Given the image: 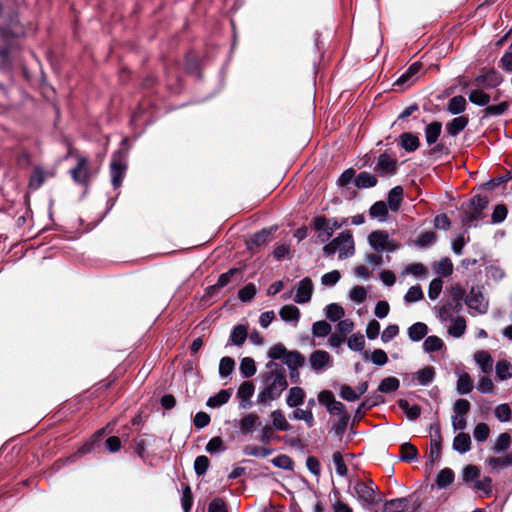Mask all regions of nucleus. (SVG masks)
I'll list each match as a JSON object with an SVG mask.
<instances>
[{
	"mask_svg": "<svg viewBox=\"0 0 512 512\" xmlns=\"http://www.w3.org/2000/svg\"><path fill=\"white\" fill-rule=\"evenodd\" d=\"M473 389V382L466 373L459 376L457 381V391L459 394H468Z\"/></svg>",
	"mask_w": 512,
	"mask_h": 512,
	"instance_id": "603ef678",
	"label": "nucleus"
},
{
	"mask_svg": "<svg viewBox=\"0 0 512 512\" xmlns=\"http://www.w3.org/2000/svg\"><path fill=\"white\" fill-rule=\"evenodd\" d=\"M235 368V361L231 357H223L219 363V375L221 377L229 376Z\"/></svg>",
	"mask_w": 512,
	"mask_h": 512,
	"instance_id": "680f3d73",
	"label": "nucleus"
},
{
	"mask_svg": "<svg viewBox=\"0 0 512 512\" xmlns=\"http://www.w3.org/2000/svg\"><path fill=\"white\" fill-rule=\"evenodd\" d=\"M240 373L244 378H250L256 373V365L254 359L245 357L240 362Z\"/></svg>",
	"mask_w": 512,
	"mask_h": 512,
	"instance_id": "ea45409f",
	"label": "nucleus"
},
{
	"mask_svg": "<svg viewBox=\"0 0 512 512\" xmlns=\"http://www.w3.org/2000/svg\"><path fill=\"white\" fill-rule=\"evenodd\" d=\"M276 228L263 229L254 234L250 239V244L260 246L270 241L271 236Z\"/></svg>",
	"mask_w": 512,
	"mask_h": 512,
	"instance_id": "a19ab883",
	"label": "nucleus"
},
{
	"mask_svg": "<svg viewBox=\"0 0 512 512\" xmlns=\"http://www.w3.org/2000/svg\"><path fill=\"white\" fill-rule=\"evenodd\" d=\"M444 346L443 340L438 336H428L423 342V349L427 353L436 352Z\"/></svg>",
	"mask_w": 512,
	"mask_h": 512,
	"instance_id": "79ce46f5",
	"label": "nucleus"
},
{
	"mask_svg": "<svg viewBox=\"0 0 512 512\" xmlns=\"http://www.w3.org/2000/svg\"><path fill=\"white\" fill-rule=\"evenodd\" d=\"M344 314V309L337 303L329 304L326 307V317L333 322L339 321Z\"/></svg>",
	"mask_w": 512,
	"mask_h": 512,
	"instance_id": "864d4df0",
	"label": "nucleus"
},
{
	"mask_svg": "<svg viewBox=\"0 0 512 512\" xmlns=\"http://www.w3.org/2000/svg\"><path fill=\"white\" fill-rule=\"evenodd\" d=\"M399 407L406 413L410 420L417 419L421 414V408L418 405H410L407 400H399Z\"/></svg>",
	"mask_w": 512,
	"mask_h": 512,
	"instance_id": "a18cd8bd",
	"label": "nucleus"
},
{
	"mask_svg": "<svg viewBox=\"0 0 512 512\" xmlns=\"http://www.w3.org/2000/svg\"><path fill=\"white\" fill-rule=\"evenodd\" d=\"M370 215L373 218H378L381 221L385 220L388 214L387 205L383 201H378L374 203L370 208Z\"/></svg>",
	"mask_w": 512,
	"mask_h": 512,
	"instance_id": "6e6d98bb",
	"label": "nucleus"
},
{
	"mask_svg": "<svg viewBox=\"0 0 512 512\" xmlns=\"http://www.w3.org/2000/svg\"><path fill=\"white\" fill-rule=\"evenodd\" d=\"M248 336V329L245 325H236L230 334L229 337V343L236 345V346H242Z\"/></svg>",
	"mask_w": 512,
	"mask_h": 512,
	"instance_id": "a878e982",
	"label": "nucleus"
},
{
	"mask_svg": "<svg viewBox=\"0 0 512 512\" xmlns=\"http://www.w3.org/2000/svg\"><path fill=\"white\" fill-rule=\"evenodd\" d=\"M490 429L486 423H478L473 431V436L478 442H485L489 437Z\"/></svg>",
	"mask_w": 512,
	"mask_h": 512,
	"instance_id": "774afa93",
	"label": "nucleus"
},
{
	"mask_svg": "<svg viewBox=\"0 0 512 512\" xmlns=\"http://www.w3.org/2000/svg\"><path fill=\"white\" fill-rule=\"evenodd\" d=\"M469 119L467 116H458L453 118L446 124V132L452 137H456L468 125Z\"/></svg>",
	"mask_w": 512,
	"mask_h": 512,
	"instance_id": "6ab92c4d",
	"label": "nucleus"
},
{
	"mask_svg": "<svg viewBox=\"0 0 512 512\" xmlns=\"http://www.w3.org/2000/svg\"><path fill=\"white\" fill-rule=\"evenodd\" d=\"M430 453L429 461L433 464L440 456L442 448V437L439 425L430 426Z\"/></svg>",
	"mask_w": 512,
	"mask_h": 512,
	"instance_id": "f8f14e48",
	"label": "nucleus"
},
{
	"mask_svg": "<svg viewBox=\"0 0 512 512\" xmlns=\"http://www.w3.org/2000/svg\"><path fill=\"white\" fill-rule=\"evenodd\" d=\"M231 397V392L229 390H220L214 396L208 398L206 405L210 408H217L224 404H226Z\"/></svg>",
	"mask_w": 512,
	"mask_h": 512,
	"instance_id": "473e14b6",
	"label": "nucleus"
},
{
	"mask_svg": "<svg viewBox=\"0 0 512 512\" xmlns=\"http://www.w3.org/2000/svg\"><path fill=\"white\" fill-rule=\"evenodd\" d=\"M377 182V177L366 171L359 173L355 178V186L359 189L372 188L377 185Z\"/></svg>",
	"mask_w": 512,
	"mask_h": 512,
	"instance_id": "b1692460",
	"label": "nucleus"
},
{
	"mask_svg": "<svg viewBox=\"0 0 512 512\" xmlns=\"http://www.w3.org/2000/svg\"><path fill=\"white\" fill-rule=\"evenodd\" d=\"M71 176L76 183H87L89 177V161L87 157L77 156V165L71 170Z\"/></svg>",
	"mask_w": 512,
	"mask_h": 512,
	"instance_id": "4468645a",
	"label": "nucleus"
},
{
	"mask_svg": "<svg viewBox=\"0 0 512 512\" xmlns=\"http://www.w3.org/2000/svg\"><path fill=\"white\" fill-rule=\"evenodd\" d=\"M467 106L466 99L457 95L452 97L447 103V111L452 115H458L465 111Z\"/></svg>",
	"mask_w": 512,
	"mask_h": 512,
	"instance_id": "c756f323",
	"label": "nucleus"
},
{
	"mask_svg": "<svg viewBox=\"0 0 512 512\" xmlns=\"http://www.w3.org/2000/svg\"><path fill=\"white\" fill-rule=\"evenodd\" d=\"M474 359L484 373L491 372L493 367V359L488 352L478 351L475 353Z\"/></svg>",
	"mask_w": 512,
	"mask_h": 512,
	"instance_id": "2f4dec72",
	"label": "nucleus"
},
{
	"mask_svg": "<svg viewBox=\"0 0 512 512\" xmlns=\"http://www.w3.org/2000/svg\"><path fill=\"white\" fill-rule=\"evenodd\" d=\"M296 409L292 412L291 418L293 420H303L307 426L310 428L314 425V416L310 409H301L298 407H295Z\"/></svg>",
	"mask_w": 512,
	"mask_h": 512,
	"instance_id": "58836bf2",
	"label": "nucleus"
},
{
	"mask_svg": "<svg viewBox=\"0 0 512 512\" xmlns=\"http://www.w3.org/2000/svg\"><path fill=\"white\" fill-rule=\"evenodd\" d=\"M425 140L428 146L436 144L442 132V124L434 121L425 127Z\"/></svg>",
	"mask_w": 512,
	"mask_h": 512,
	"instance_id": "4be33fe9",
	"label": "nucleus"
},
{
	"mask_svg": "<svg viewBox=\"0 0 512 512\" xmlns=\"http://www.w3.org/2000/svg\"><path fill=\"white\" fill-rule=\"evenodd\" d=\"M313 282L309 277L303 278L295 285V298L294 301L298 304H305L311 300L313 293Z\"/></svg>",
	"mask_w": 512,
	"mask_h": 512,
	"instance_id": "9b49d317",
	"label": "nucleus"
},
{
	"mask_svg": "<svg viewBox=\"0 0 512 512\" xmlns=\"http://www.w3.org/2000/svg\"><path fill=\"white\" fill-rule=\"evenodd\" d=\"M236 273H239V270L232 268L227 272L221 274L214 285L207 287V292L210 293V290H218L220 288L227 286L231 282L233 275H235Z\"/></svg>",
	"mask_w": 512,
	"mask_h": 512,
	"instance_id": "4c0bfd02",
	"label": "nucleus"
},
{
	"mask_svg": "<svg viewBox=\"0 0 512 512\" xmlns=\"http://www.w3.org/2000/svg\"><path fill=\"white\" fill-rule=\"evenodd\" d=\"M435 271L437 274L447 277L450 276L453 272V264L452 261L449 258H443L441 259L436 265H435Z\"/></svg>",
	"mask_w": 512,
	"mask_h": 512,
	"instance_id": "052dcab7",
	"label": "nucleus"
},
{
	"mask_svg": "<svg viewBox=\"0 0 512 512\" xmlns=\"http://www.w3.org/2000/svg\"><path fill=\"white\" fill-rule=\"evenodd\" d=\"M244 453L249 456L265 458L272 453V450L256 445H248L244 448Z\"/></svg>",
	"mask_w": 512,
	"mask_h": 512,
	"instance_id": "e2e57ef3",
	"label": "nucleus"
},
{
	"mask_svg": "<svg viewBox=\"0 0 512 512\" xmlns=\"http://www.w3.org/2000/svg\"><path fill=\"white\" fill-rule=\"evenodd\" d=\"M317 398L318 402L325 406L331 415H338V417H340L347 414L345 405L342 402L337 401L330 390H323L319 392Z\"/></svg>",
	"mask_w": 512,
	"mask_h": 512,
	"instance_id": "6e6552de",
	"label": "nucleus"
},
{
	"mask_svg": "<svg viewBox=\"0 0 512 512\" xmlns=\"http://www.w3.org/2000/svg\"><path fill=\"white\" fill-rule=\"evenodd\" d=\"M422 67L423 65L420 62L412 63L408 69L396 80L395 84L398 86L406 87L412 85L418 79Z\"/></svg>",
	"mask_w": 512,
	"mask_h": 512,
	"instance_id": "2eb2a0df",
	"label": "nucleus"
},
{
	"mask_svg": "<svg viewBox=\"0 0 512 512\" xmlns=\"http://www.w3.org/2000/svg\"><path fill=\"white\" fill-rule=\"evenodd\" d=\"M374 170L382 177H390L397 171V160L387 153H383L378 157Z\"/></svg>",
	"mask_w": 512,
	"mask_h": 512,
	"instance_id": "9d476101",
	"label": "nucleus"
},
{
	"mask_svg": "<svg viewBox=\"0 0 512 512\" xmlns=\"http://www.w3.org/2000/svg\"><path fill=\"white\" fill-rule=\"evenodd\" d=\"M466 330V321L463 317H456L451 320V325L448 328L449 335L459 338Z\"/></svg>",
	"mask_w": 512,
	"mask_h": 512,
	"instance_id": "c9c22d12",
	"label": "nucleus"
},
{
	"mask_svg": "<svg viewBox=\"0 0 512 512\" xmlns=\"http://www.w3.org/2000/svg\"><path fill=\"white\" fill-rule=\"evenodd\" d=\"M283 361L293 373L305 364V357L298 351H289Z\"/></svg>",
	"mask_w": 512,
	"mask_h": 512,
	"instance_id": "393cba45",
	"label": "nucleus"
},
{
	"mask_svg": "<svg viewBox=\"0 0 512 512\" xmlns=\"http://www.w3.org/2000/svg\"><path fill=\"white\" fill-rule=\"evenodd\" d=\"M469 309L478 314H485L488 310V301L484 298L479 288L472 287L465 300Z\"/></svg>",
	"mask_w": 512,
	"mask_h": 512,
	"instance_id": "1a4fd4ad",
	"label": "nucleus"
},
{
	"mask_svg": "<svg viewBox=\"0 0 512 512\" xmlns=\"http://www.w3.org/2000/svg\"><path fill=\"white\" fill-rule=\"evenodd\" d=\"M255 391V386L252 381H244L241 383L237 390V397L240 399V407L247 408L251 406V397Z\"/></svg>",
	"mask_w": 512,
	"mask_h": 512,
	"instance_id": "a211bd4d",
	"label": "nucleus"
},
{
	"mask_svg": "<svg viewBox=\"0 0 512 512\" xmlns=\"http://www.w3.org/2000/svg\"><path fill=\"white\" fill-rule=\"evenodd\" d=\"M437 240V236L432 231H427L419 235L415 244L420 248L432 246Z\"/></svg>",
	"mask_w": 512,
	"mask_h": 512,
	"instance_id": "4d7b16f0",
	"label": "nucleus"
},
{
	"mask_svg": "<svg viewBox=\"0 0 512 512\" xmlns=\"http://www.w3.org/2000/svg\"><path fill=\"white\" fill-rule=\"evenodd\" d=\"M511 444V437L508 433H501L494 444V451L500 453L506 451Z\"/></svg>",
	"mask_w": 512,
	"mask_h": 512,
	"instance_id": "0e129e2a",
	"label": "nucleus"
},
{
	"mask_svg": "<svg viewBox=\"0 0 512 512\" xmlns=\"http://www.w3.org/2000/svg\"><path fill=\"white\" fill-rule=\"evenodd\" d=\"M347 345L351 350L361 352L365 346V338L359 332L354 333L349 337Z\"/></svg>",
	"mask_w": 512,
	"mask_h": 512,
	"instance_id": "5fc2aeb1",
	"label": "nucleus"
},
{
	"mask_svg": "<svg viewBox=\"0 0 512 512\" xmlns=\"http://www.w3.org/2000/svg\"><path fill=\"white\" fill-rule=\"evenodd\" d=\"M279 315L283 321L298 322L300 318V310L295 305H285L280 309Z\"/></svg>",
	"mask_w": 512,
	"mask_h": 512,
	"instance_id": "72a5a7b5",
	"label": "nucleus"
},
{
	"mask_svg": "<svg viewBox=\"0 0 512 512\" xmlns=\"http://www.w3.org/2000/svg\"><path fill=\"white\" fill-rule=\"evenodd\" d=\"M258 420H259L258 415L253 414V413H250V414H247L246 416H244L240 420V424H239L241 432L243 434H248L249 432H251L254 429Z\"/></svg>",
	"mask_w": 512,
	"mask_h": 512,
	"instance_id": "49530a36",
	"label": "nucleus"
},
{
	"mask_svg": "<svg viewBox=\"0 0 512 512\" xmlns=\"http://www.w3.org/2000/svg\"><path fill=\"white\" fill-rule=\"evenodd\" d=\"M469 100L478 106H488L490 102V96L482 90L475 89L469 93Z\"/></svg>",
	"mask_w": 512,
	"mask_h": 512,
	"instance_id": "09e8293b",
	"label": "nucleus"
},
{
	"mask_svg": "<svg viewBox=\"0 0 512 512\" xmlns=\"http://www.w3.org/2000/svg\"><path fill=\"white\" fill-rule=\"evenodd\" d=\"M403 198V188L396 186L392 188L388 194V205L392 211H397L400 208Z\"/></svg>",
	"mask_w": 512,
	"mask_h": 512,
	"instance_id": "f704fd0d",
	"label": "nucleus"
},
{
	"mask_svg": "<svg viewBox=\"0 0 512 512\" xmlns=\"http://www.w3.org/2000/svg\"><path fill=\"white\" fill-rule=\"evenodd\" d=\"M127 151L123 148L117 150L110 163V177L112 186L117 189L122 185L127 170Z\"/></svg>",
	"mask_w": 512,
	"mask_h": 512,
	"instance_id": "423d86ee",
	"label": "nucleus"
},
{
	"mask_svg": "<svg viewBox=\"0 0 512 512\" xmlns=\"http://www.w3.org/2000/svg\"><path fill=\"white\" fill-rule=\"evenodd\" d=\"M311 227L318 233V238L323 243L327 242L334 233L331 229V221L324 216L314 218Z\"/></svg>",
	"mask_w": 512,
	"mask_h": 512,
	"instance_id": "ddd939ff",
	"label": "nucleus"
},
{
	"mask_svg": "<svg viewBox=\"0 0 512 512\" xmlns=\"http://www.w3.org/2000/svg\"><path fill=\"white\" fill-rule=\"evenodd\" d=\"M400 386V382L396 377L384 378L379 386L378 391L381 393H392L395 392Z\"/></svg>",
	"mask_w": 512,
	"mask_h": 512,
	"instance_id": "c03bdc74",
	"label": "nucleus"
},
{
	"mask_svg": "<svg viewBox=\"0 0 512 512\" xmlns=\"http://www.w3.org/2000/svg\"><path fill=\"white\" fill-rule=\"evenodd\" d=\"M272 425L278 431H290L291 425L280 410H274L270 414Z\"/></svg>",
	"mask_w": 512,
	"mask_h": 512,
	"instance_id": "c85d7f7f",
	"label": "nucleus"
},
{
	"mask_svg": "<svg viewBox=\"0 0 512 512\" xmlns=\"http://www.w3.org/2000/svg\"><path fill=\"white\" fill-rule=\"evenodd\" d=\"M288 352L289 351L282 343H277L268 350V357L272 359V361L280 359L284 360Z\"/></svg>",
	"mask_w": 512,
	"mask_h": 512,
	"instance_id": "13d9d810",
	"label": "nucleus"
},
{
	"mask_svg": "<svg viewBox=\"0 0 512 512\" xmlns=\"http://www.w3.org/2000/svg\"><path fill=\"white\" fill-rule=\"evenodd\" d=\"M265 368L266 371L260 375L261 388L257 395V402L264 406L279 399L288 388L286 371L282 365L269 361Z\"/></svg>",
	"mask_w": 512,
	"mask_h": 512,
	"instance_id": "f257e3e1",
	"label": "nucleus"
},
{
	"mask_svg": "<svg viewBox=\"0 0 512 512\" xmlns=\"http://www.w3.org/2000/svg\"><path fill=\"white\" fill-rule=\"evenodd\" d=\"M420 145L419 138L416 134L405 132L400 135V146L408 153L414 152Z\"/></svg>",
	"mask_w": 512,
	"mask_h": 512,
	"instance_id": "412c9836",
	"label": "nucleus"
},
{
	"mask_svg": "<svg viewBox=\"0 0 512 512\" xmlns=\"http://www.w3.org/2000/svg\"><path fill=\"white\" fill-rule=\"evenodd\" d=\"M331 332V326L326 321H317L312 326V333L315 337H325Z\"/></svg>",
	"mask_w": 512,
	"mask_h": 512,
	"instance_id": "338daca9",
	"label": "nucleus"
},
{
	"mask_svg": "<svg viewBox=\"0 0 512 512\" xmlns=\"http://www.w3.org/2000/svg\"><path fill=\"white\" fill-rule=\"evenodd\" d=\"M309 362L313 370L321 371L331 365V358L328 352L316 350L310 355Z\"/></svg>",
	"mask_w": 512,
	"mask_h": 512,
	"instance_id": "f3484780",
	"label": "nucleus"
},
{
	"mask_svg": "<svg viewBox=\"0 0 512 512\" xmlns=\"http://www.w3.org/2000/svg\"><path fill=\"white\" fill-rule=\"evenodd\" d=\"M454 481V472L450 468L442 469L436 477V485L440 489H445Z\"/></svg>",
	"mask_w": 512,
	"mask_h": 512,
	"instance_id": "e433bc0d",
	"label": "nucleus"
},
{
	"mask_svg": "<svg viewBox=\"0 0 512 512\" xmlns=\"http://www.w3.org/2000/svg\"><path fill=\"white\" fill-rule=\"evenodd\" d=\"M488 463L493 469H503L512 466V453L502 457H492Z\"/></svg>",
	"mask_w": 512,
	"mask_h": 512,
	"instance_id": "3c124183",
	"label": "nucleus"
},
{
	"mask_svg": "<svg viewBox=\"0 0 512 512\" xmlns=\"http://www.w3.org/2000/svg\"><path fill=\"white\" fill-rule=\"evenodd\" d=\"M305 396V391L301 387H291L286 397V404L291 408L298 407L303 404Z\"/></svg>",
	"mask_w": 512,
	"mask_h": 512,
	"instance_id": "aec40b11",
	"label": "nucleus"
},
{
	"mask_svg": "<svg viewBox=\"0 0 512 512\" xmlns=\"http://www.w3.org/2000/svg\"><path fill=\"white\" fill-rule=\"evenodd\" d=\"M471 448V438L467 433H459L454 437L453 449L460 454L468 452Z\"/></svg>",
	"mask_w": 512,
	"mask_h": 512,
	"instance_id": "bb28decb",
	"label": "nucleus"
},
{
	"mask_svg": "<svg viewBox=\"0 0 512 512\" xmlns=\"http://www.w3.org/2000/svg\"><path fill=\"white\" fill-rule=\"evenodd\" d=\"M378 486L371 480L367 481H356L352 486V496L363 507H373L381 502L378 495Z\"/></svg>",
	"mask_w": 512,
	"mask_h": 512,
	"instance_id": "f03ea898",
	"label": "nucleus"
},
{
	"mask_svg": "<svg viewBox=\"0 0 512 512\" xmlns=\"http://www.w3.org/2000/svg\"><path fill=\"white\" fill-rule=\"evenodd\" d=\"M435 368L432 366H425L415 373V378L422 386H427L433 382L435 378Z\"/></svg>",
	"mask_w": 512,
	"mask_h": 512,
	"instance_id": "7c9ffc66",
	"label": "nucleus"
},
{
	"mask_svg": "<svg viewBox=\"0 0 512 512\" xmlns=\"http://www.w3.org/2000/svg\"><path fill=\"white\" fill-rule=\"evenodd\" d=\"M382 512H410L409 501L406 498H397L387 501Z\"/></svg>",
	"mask_w": 512,
	"mask_h": 512,
	"instance_id": "5701e85b",
	"label": "nucleus"
},
{
	"mask_svg": "<svg viewBox=\"0 0 512 512\" xmlns=\"http://www.w3.org/2000/svg\"><path fill=\"white\" fill-rule=\"evenodd\" d=\"M401 456L400 459L406 462H412L417 459V449L411 443H403L400 448Z\"/></svg>",
	"mask_w": 512,
	"mask_h": 512,
	"instance_id": "8fccbe9b",
	"label": "nucleus"
},
{
	"mask_svg": "<svg viewBox=\"0 0 512 512\" xmlns=\"http://www.w3.org/2000/svg\"><path fill=\"white\" fill-rule=\"evenodd\" d=\"M509 108V103L507 101H503L496 105H488L484 109L483 118H487L490 116H500L503 115Z\"/></svg>",
	"mask_w": 512,
	"mask_h": 512,
	"instance_id": "de8ad7c7",
	"label": "nucleus"
},
{
	"mask_svg": "<svg viewBox=\"0 0 512 512\" xmlns=\"http://www.w3.org/2000/svg\"><path fill=\"white\" fill-rule=\"evenodd\" d=\"M323 252L326 256H332L338 252L340 259L352 256L355 252V248L351 232H341L336 238L323 247Z\"/></svg>",
	"mask_w": 512,
	"mask_h": 512,
	"instance_id": "7ed1b4c3",
	"label": "nucleus"
},
{
	"mask_svg": "<svg viewBox=\"0 0 512 512\" xmlns=\"http://www.w3.org/2000/svg\"><path fill=\"white\" fill-rule=\"evenodd\" d=\"M428 333V326L423 322H416L408 328V337L413 342L422 340Z\"/></svg>",
	"mask_w": 512,
	"mask_h": 512,
	"instance_id": "cd10ccee",
	"label": "nucleus"
},
{
	"mask_svg": "<svg viewBox=\"0 0 512 512\" xmlns=\"http://www.w3.org/2000/svg\"><path fill=\"white\" fill-rule=\"evenodd\" d=\"M368 241L377 252H393L398 249V245L395 244L386 231L378 230L372 232L368 237Z\"/></svg>",
	"mask_w": 512,
	"mask_h": 512,
	"instance_id": "0eeeda50",
	"label": "nucleus"
},
{
	"mask_svg": "<svg viewBox=\"0 0 512 512\" xmlns=\"http://www.w3.org/2000/svg\"><path fill=\"white\" fill-rule=\"evenodd\" d=\"M450 295L455 302V312H460L462 309V301L465 296V290L460 285H455L452 287Z\"/></svg>",
	"mask_w": 512,
	"mask_h": 512,
	"instance_id": "bf43d9fd",
	"label": "nucleus"
},
{
	"mask_svg": "<svg viewBox=\"0 0 512 512\" xmlns=\"http://www.w3.org/2000/svg\"><path fill=\"white\" fill-rule=\"evenodd\" d=\"M272 463L275 467L284 469L286 471L293 470L294 462L293 460L287 456V455H278L273 460Z\"/></svg>",
	"mask_w": 512,
	"mask_h": 512,
	"instance_id": "69168bd1",
	"label": "nucleus"
},
{
	"mask_svg": "<svg viewBox=\"0 0 512 512\" xmlns=\"http://www.w3.org/2000/svg\"><path fill=\"white\" fill-rule=\"evenodd\" d=\"M495 370L500 380H507L512 377V365L507 360L498 361Z\"/></svg>",
	"mask_w": 512,
	"mask_h": 512,
	"instance_id": "37998d69",
	"label": "nucleus"
},
{
	"mask_svg": "<svg viewBox=\"0 0 512 512\" xmlns=\"http://www.w3.org/2000/svg\"><path fill=\"white\" fill-rule=\"evenodd\" d=\"M22 33L17 28V23L12 20L9 28L0 27V69L6 70L10 67L8 47L12 44L14 37Z\"/></svg>",
	"mask_w": 512,
	"mask_h": 512,
	"instance_id": "39448f33",
	"label": "nucleus"
},
{
	"mask_svg": "<svg viewBox=\"0 0 512 512\" xmlns=\"http://www.w3.org/2000/svg\"><path fill=\"white\" fill-rule=\"evenodd\" d=\"M475 81L479 86H483L485 88H494L503 81V78L498 71L495 69H490L487 72L478 75Z\"/></svg>",
	"mask_w": 512,
	"mask_h": 512,
	"instance_id": "dca6fc26",
	"label": "nucleus"
},
{
	"mask_svg": "<svg viewBox=\"0 0 512 512\" xmlns=\"http://www.w3.org/2000/svg\"><path fill=\"white\" fill-rule=\"evenodd\" d=\"M488 205V199L482 195H475L466 206L462 207L461 221L467 227L475 226L483 219V210Z\"/></svg>",
	"mask_w": 512,
	"mask_h": 512,
	"instance_id": "20e7f679",
	"label": "nucleus"
}]
</instances>
